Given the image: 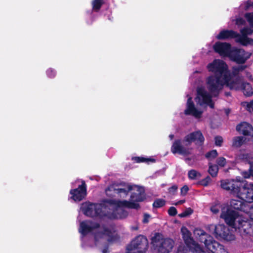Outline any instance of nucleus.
<instances>
[{
	"label": "nucleus",
	"mask_w": 253,
	"mask_h": 253,
	"mask_svg": "<svg viewBox=\"0 0 253 253\" xmlns=\"http://www.w3.org/2000/svg\"><path fill=\"white\" fill-rule=\"evenodd\" d=\"M165 204V200L163 199H157L153 203V206L155 208H160Z\"/></svg>",
	"instance_id": "obj_27"
},
{
	"label": "nucleus",
	"mask_w": 253,
	"mask_h": 253,
	"mask_svg": "<svg viewBox=\"0 0 253 253\" xmlns=\"http://www.w3.org/2000/svg\"><path fill=\"white\" fill-rule=\"evenodd\" d=\"M103 3V0H93L92 1V10L95 11H98Z\"/></svg>",
	"instance_id": "obj_23"
},
{
	"label": "nucleus",
	"mask_w": 253,
	"mask_h": 253,
	"mask_svg": "<svg viewBox=\"0 0 253 253\" xmlns=\"http://www.w3.org/2000/svg\"><path fill=\"white\" fill-rule=\"evenodd\" d=\"M201 174L195 170L192 169L188 172V177L190 179H196L200 178Z\"/></svg>",
	"instance_id": "obj_25"
},
{
	"label": "nucleus",
	"mask_w": 253,
	"mask_h": 253,
	"mask_svg": "<svg viewBox=\"0 0 253 253\" xmlns=\"http://www.w3.org/2000/svg\"><path fill=\"white\" fill-rule=\"evenodd\" d=\"M249 5H250V4H249L248 3H247L245 4V6H244V5H242V6H241V7H242V8H245L246 9H247V8L249 7Z\"/></svg>",
	"instance_id": "obj_43"
},
{
	"label": "nucleus",
	"mask_w": 253,
	"mask_h": 253,
	"mask_svg": "<svg viewBox=\"0 0 253 253\" xmlns=\"http://www.w3.org/2000/svg\"><path fill=\"white\" fill-rule=\"evenodd\" d=\"M241 35L233 30H222L216 36L218 40H226L235 38L236 42L244 45H253V39L247 37L248 35L253 34V29L246 27L241 29Z\"/></svg>",
	"instance_id": "obj_5"
},
{
	"label": "nucleus",
	"mask_w": 253,
	"mask_h": 253,
	"mask_svg": "<svg viewBox=\"0 0 253 253\" xmlns=\"http://www.w3.org/2000/svg\"><path fill=\"white\" fill-rule=\"evenodd\" d=\"M209 229L211 231L214 232L215 237L218 239H223L226 241H232L235 239V236L224 224L211 225Z\"/></svg>",
	"instance_id": "obj_8"
},
{
	"label": "nucleus",
	"mask_w": 253,
	"mask_h": 253,
	"mask_svg": "<svg viewBox=\"0 0 253 253\" xmlns=\"http://www.w3.org/2000/svg\"><path fill=\"white\" fill-rule=\"evenodd\" d=\"M185 251L184 248L183 247H180L179 248H178L176 253H185L184 252ZM187 253H198L196 252H194L192 250H190Z\"/></svg>",
	"instance_id": "obj_37"
},
{
	"label": "nucleus",
	"mask_w": 253,
	"mask_h": 253,
	"mask_svg": "<svg viewBox=\"0 0 253 253\" xmlns=\"http://www.w3.org/2000/svg\"><path fill=\"white\" fill-rule=\"evenodd\" d=\"M177 188L178 187L176 185H173L172 186L169 188V192L173 194L174 192L176 191Z\"/></svg>",
	"instance_id": "obj_38"
},
{
	"label": "nucleus",
	"mask_w": 253,
	"mask_h": 253,
	"mask_svg": "<svg viewBox=\"0 0 253 253\" xmlns=\"http://www.w3.org/2000/svg\"><path fill=\"white\" fill-rule=\"evenodd\" d=\"M79 231L82 235V246L84 248L93 247L118 239L113 228L100 226L90 220L81 222Z\"/></svg>",
	"instance_id": "obj_4"
},
{
	"label": "nucleus",
	"mask_w": 253,
	"mask_h": 253,
	"mask_svg": "<svg viewBox=\"0 0 253 253\" xmlns=\"http://www.w3.org/2000/svg\"><path fill=\"white\" fill-rule=\"evenodd\" d=\"M235 23L238 26H241L245 24V21L242 18H238L235 20Z\"/></svg>",
	"instance_id": "obj_35"
},
{
	"label": "nucleus",
	"mask_w": 253,
	"mask_h": 253,
	"mask_svg": "<svg viewBox=\"0 0 253 253\" xmlns=\"http://www.w3.org/2000/svg\"><path fill=\"white\" fill-rule=\"evenodd\" d=\"M216 146H221L223 142V138L221 136H217L214 138Z\"/></svg>",
	"instance_id": "obj_33"
},
{
	"label": "nucleus",
	"mask_w": 253,
	"mask_h": 253,
	"mask_svg": "<svg viewBox=\"0 0 253 253\" xmlns=\"http://www.w3.org/2000/svg\"><path fill=\"white\" fill-rule=\"evenodd\" d=\"M133 159L136 163L145 162L146 163H149V162L153 163L155 161V159L152 158H145L140 157H136L134 158Z\"/></svg>",
	"instance_id": "obj_24"
},
{
	"label": "nucleus",
	"mask_w": 253,
	"mask_h": 253,
	"mask_svg": "<svg viewBox=\"0 0 253 253\" xmlns=\"http://www.w3.org/2000/svg\"><path fill=\"white\" fill-rule=\"evenodd\" d=\"M245 17L250 25L253 27V12L246 13L245 14Z\"/></svg>",
	"instance_id": "obj_29"
},
{
	"label": "nucleus",
	"mask_w": 253,
	"mask_h": 253,
	"mask_svg": "<svg viewBox=\"0 0 253 253\" xmlns=\"http://www.w3.org/2000/svg\"><path fill=\"white\" fill-rule=\"evenodd\" d=\"M70 198L74 201L79 202L85 198L86 195V187L84 181H82V184L78 188L71 189L70 191Z\"/></svg>",
	"instance_id": "obj_14"
},
{
	"label": "nucleus",
	"mask_w": 253,
	"mask_h": 253,
	"mask_svg": "<svg viewBox=\"0 0 253 253\" xmlns=\"http://www.w3.org/2000/svg\"><path fill=\"white\" fill-rule=\"evenodd\" d=\"M189 211H190L189 212V213L188 214H190L191 213H192V211H191V210L190 209L189 210Z\"/></svg>",
	"instance_id": "obj_47"
},
{
	"label": "nucleus",
	"mask_w": 253,
	"mask_h": 253,
	"mask_svg": "<svg viewBox=\"0 0 253 253\" xmlns=\"http://www.w3.org/2000/svg\"><path fill=\"white\" fill-rule=\"evenodd\" d=\"M251 53L242 49L232 48L229 58L238 63H244L251 56Z\"/></svg>",
	"instance_id": "obj_11"
},
{
	"label": "nucleus",
	"mask_w": 253,
	"mask_h": 253,
	"mask_svg": "<svg viewBox=\"0 0 253 253\" xmlns=\"http://www.w3.org/2000/svg\"><path fill=\"white\" fill-rule=\"evenodd\" d=\"M242 183L240 178L237 177L235 180H221V186L223 189L230 191L232 194L237 196V194L239 193L240 188L242 186Z\"/></svg>",
	"instance_id": "obj_10"
},
{
	"label": "nucleus",
	"mask_w": 253,
	"mask_h": 253,
	"mask_svg": "<svg viewBox=\"0 0 253 253\" xmlns=\"http://www.w3.org/2000/svg\"><path fill=\"white\" fill-rule=\"evenodd\" d=\"M204 244L206 250L212 253H228L222 245L213 240L211 236H209L208 239L205 240Z\"/></svg>",
	"instance_id": "obj_12"
},
{
	"label": "nucleus",
	"mask_w": 253,
	"mask_h": 253,
	"mask_svg": "<svg viewBox=\"0 0 253 253\" xmlns=\"http://www.w3.org/2000/svg\"><path fill=\"white\" fill-rule=\"evenodd\" d=\"M185 145V143L183 141L177 139L175 140L171 147V151L173 154H179L182 155H187L191 153V149Z\"/></svg>",
	"instance_id": "obj_13"
},
{
	"label": "nucleus",
	"mask_w": 253,
	"mask_h": 253,
	"mask_svg": "<svg viewBox=\"0 0 253 253\" xmlns=\"http://www.w3.org/2000/svg\"><path fill=\"white\" fill-rule=\"evenodd\" d=\"M189 191V188L187 185L183 186L180 189V194L181 196H184L186 195Z\"/></svg>",
	"instance_id": "obj_34"
},
{
	"label": "nucleus",
	"mask_w": 253,
	"mask_h": 253,
	"mask_svg": "<svg viewBox=\"0 0 253 253\" xmlns=\"http://www.w3.org/2000/svg\"><path fill=\"white\" fill-rule=\"evenodd\" d=\"M168 212L169 214L171 216H174L177 213L176 209L173 207H170L169 209Z\"/></svg>",
	"instance_id": "obj_36"
},
{
	"label": "nucleus",
	"mask_w": 253,
	"mask_h": 253,
	"mask_svg": "<svg viewBox=\"0 0 253 253\" xmlns=\"http://www.w3.org/2000/svg\"><path fill=\"white\" fill-rule=\"evenodd\" d=\"M47 76L50 78H53L56 75V71L52 68H49L46 71Z\"/></svg>",
	"instance_id": "obj_26"
},
{
	"label": "nucleus",
	"mask_w": 253,
	"mask_h": 253,
	"mask_svg": "<svg viewBox=\"0 0 253 253\" xmlns=\"http://www.w3.org/2000/svg\"><path fill=\"white\" fill-rule=\"evenodd\" d=\"M237 197L247 203H253V183L242 182Z\"/></svg>",
	"instance_id": "obj_9"
},
{
	"label": "nucleus",
	"mask_w": 253,
	"mask_h": 253,
	"mask_svg": "<svg viewBox=\"0 0 253 253\" xmlns=\"http://www.w3.org/2000/svg\"><path fill=\"white\" fill-rule=\"evenodd\" d=\"M207 68L209 72L214 75H210L206 79V84L209 92L204 86L198 87L195 100L197 105L201 108L196 107L191 96L188 97L184 114L191 115L196 119H200L204 112L202 108L209 106L213 108V96H217L220 91L225 85L231 90H242L247 96L253 94L251 85L245 81L244 77L240 76V73L243 71V66L233 67L232 72L229 70L228 66L223 60L215 59L208 64Z\"/></svg>",
	"instance_id": "obj_1"
},
{
	"label": "nucleus",
	"mask_w": 253,
	"mask_h": 253,
	"mask_svg": "<svg viewBox=\"0 0 253 253\" xmlns=\"http://www.w3.org/2000/svg\"><path fill=\"white\" fill-rule=\"evenodd\" d=\"M150 218V215L148 214H144V218H143V222L144 223H147L149 221V219Z\"/></svg>",
	"instance_id": "obj_39"
},
{
	"label": "nucleus",
	"mask_w": 253,
	"mask_h": 253,
	"mask_svg": "<svg viewBox=\"0 0 253 253\" xmlns=\"http://www.w3.org/2000/svg\"><path fill=\"white\" fill-rule=\"evenodd\" d=\"M148 247L146 238L139 235L127 247L126 253H145Z\"/></svg>",
	"instance_id": "obj_7"
},
{
	"label": "nucleus",
	"mask_w": 253,
	"mask_h": 253,
	"mask_svg": "<svg viewBox=\"0 0 253 253\" xmlns=\"http://www.w3.org/2000/svg\"><path fill=\"white\" fill-rule=\"evenodd\" d=\"M216 163L218 166L223 167L226 164V160L223 157H219L217 159Z\"/></svg>",
	"instance_id": "obj_31"
},
{
	"label": "nucleus",
	"mask_w": 253,
	"mask_h": 253,
	"mask_svg": "<svg viewBox=\"0 0 253 253\" xmlns=\"http://www.w3.org/2000/svg\"><path fill=\"white\" fill-rule=\"evenodd\" d=\"M236 130L244 135L251 136L253 141V127L250 124L242 122L237 126Z\"/></svg>",
	"instance_id": "obj_18"
},
{
	"label": "nucleus",
	"mask_w": 253,
	"mask_h": 253,
	"mask_svg": "<svg viewBox=\"0 0 253 253\" xmlns=\"http://www.w3.org/2000/svg\"><path fill=\"white\" fill-rule=\"evenodd\" d=\"M174 137V135L173 134H170L169 135V137L170 139V140H172Z\"/></svg>",
	"instance_id": "obj_45"
},
{
	"label": "nucleus",
	"mask_w": 253,
	"mask_h": 253,
	"mask_svg": "<svg viewBox=\"0 0 253 253\" xmlns=\"http://www.w3.org/2000/svg\"><path fill=\"white\" fill-rule=\"evenodd\" d=\"M185 202V201L184 200H180V201H178L177 203H176L175 204H174V205H181V204H183Z\"/></svg>",
	"instance_id": "obj_41"
},
{
	"label": "nucleus",
	"mask_w": 253,
	"mask_h": 253,
	"mask_svg": "<svg viewBox=\"0 0 253 253\" xmlns=\"http://www.w3.org/2000/svg\"><path fill=\"white\" fill-rule=\"evenodd\" d=\"M214 51L222 57H230L232 48L229 43L226 42H217L213 45Z\"/></svg>",
	"instance_id": "obj_16"
},
{
	"label": "nucleus",
	"mask_w": 253,
	"mask_h": 253,
	"mask_svg": "<svg viewBox=\"0 0 253 253\" xmlns=\"http://www.w3.org/2000/svg\"><path fill=\"white\" fill-rule=\"evenodd\" d=\"M186 214H185V213H183L182 214V215H181V216H184V215H186Z\"/></svg>",
	"instance_id": "obj_46"
},
{
	"label": "nucleus",
	"mask_w": 253,
	"mask_h": 253,
	"mask_svg": "<svg viewBox=\"0 0 253 253\" xmlns=\"http://www.w3.org/2000/svg\"><path fill=\"white\" fill-rule=\"evenodd\" d=\"M238 198L231 200L230 208L221 209L220 217L242 235L253 234V204L244 203Z\"/></svg>",
	"instance_id": "obj_3"
},
{
	"label": "nucleus",
	"mask_w": 253,
	"mask_h": 253,
	"mask_svg": "<svg viewBox=\"0 0 253 253\" xmlns=\"http://www.w3.org/2000/svg\"><path fill=\"white\" fill-rule=\"evenodd\" d=\"M211 179L210 176H208L205 179L202 180L200 181V184L204 186H207L208 185L209 183L211 182Z\"/></svg>",
	"instance_id": "obj_32"
},
{
	"label": "nucleus",
	"mask_w": 253,
	"mask_h": 253,
	"mask_svg": "<svg viewBox=\"0 0 253 253\" xmlns=\"http://www.w3.org/2000/svg\"><path fill=\"white\" fill-rule=\"evenodd\" d=\"M246 78L248 79H249V80H252V76L250 74H247V75H246Z\"/></svg>",
	"instance_id": "obj_42"
},
{
	"label": "nucleus",
	"mask_w": 253,
	"mask_h": 253,
	"mask_svg": "<svg viewBox=\"0 0 253 253\" xmlns=\"http://www.w3.org/2000/svg\"><path fill=\"white\" fill-rule=\"evenodd\" d=\"M247 107L249 111L253 112V100L248 104Z\"/></svg>",
	"instance_id": "obj_40"
},
{
	"label": "nucleus",
	"mask_w": 253,
	"mask_h": 253,
	"mask_svg": "<svg viewBox=\"0 0 253 253\" xmlns=\"http://www.w3.org/2000/svg\"><path fill=\"white\" fill-rule=\"evenodd\" d=\"M181 232L187 247L180 246L178 248L180 247H184L185 250L184 252L185 253H187L190 250H192L194 252L198 253H206V251L204 249L193 241L191 237V234L187 228L182 227L181 229Z\"/></svg>",
	"instance_id": "obj_6"
},
{
	"label": "nucleus",
	"mask_w": 253,
	"mask_h": 253,
	"mask_svg": "<svg viewBox=\"0 0 253 253\" xmlns=\"http://www.w3.org/2000/svg\"><path fill=\"white\" fill-rule=\"evenodd\" d=\"M194 235L196 236H199L200 238L201 242H204L206 239H208V236L206 232L201 229H196L194 231Z\"/></svg>",
	"instance_id": "obj_21"
},
{
	"label": "nucleus",
	"mask_w": 253,
	"mask_h": 253,
	"mask_svg": "<svg viewBox=\"0 0 253 253\" xmlns=\"http://www.w3.org/2000/svg\"><path fill=\"white\" fill-rule=\"evenodd\" d=\"M135 229L136 230H137L138 227H135Z\"/></svg>",
	"instance_id": "obj_48"
},
{
	"label": "nucleus",
	"mask_w": 253,
	"mask_h": 253,
	"mask_svg": "<svg viewBox=\"0 0 253 253\" xmlns=\"http://www.w3.org/2000/svg\"><path fill=\"white\" fill-rule=\"evenodd\" d=\"M204 140V137L199 130L187 134L184 138V142L186 145H190L192 142H195L197 145H201L203 144Z\"/></svg>",
	"instance_id": "obj_15"
},
{
	"label": "nucleus",
	"mask_w": 253,
	"mask_h": 253,
	"mask_svg": "<svg viewBox=\"0 0 253 253\" xmlns=\"http://www.w3.org/2000/svg\"><path fill=\"white\" fill-rule=\"evenodd\" d=\"M245 140V138L243 136L235 137L233 139L232 145L233 147L239 148L243 144Z\"/></svg>",
	"instance_id": "obj_20"
},
{
	"label": "nucleus",
	"mask_w": 253,
	"mask_h": 253,
	"mask_svg": "<svg viewBox=\"0 0 253 253\" xmlns=\"http://www.w3.org/2000/svg\"><path fill=\"white\" fill-rule=\"evenodd\" d=\"M102 253H108V249L105 248L102 251Z\"/></svg>",
	"instance_id": "obj_44"
},
{
	"label": "nucleus",
	"mask_w": 253,
	"mask_h": 253,
	"mask_svg": "<svg viewBox=\"0 0 253 253\" xmlns=\"http://www.w3.org/2000/svg\"><path fill=\"white\" fill-rule=\"evenodd\" d=\"M240 159L248 162L250 164V169L248 171L242 172V176L245 178H250L253 177V154L245 153L239 156Z\"/></svg>",
	"instance_id": "obj_17"
},
{
	"label": "nucleus",
	"mask_w": 253,
	"mask_h": 253,
	"mask_svg": "<svg viewBox=\"0 0 253 253\" xmlns=\"http://www.w3.org/2000/svg\"><path fill=\"white\" fill-rule=\"evenodd\" d=\"M105 192L109 197H117L121 199L126 198L129 192L130 196L128 200H105L101 204L85 202L81 205L80 210L87 216L122 218L127 215L125 208L138 209L140 207L139 203L145 199L142 187L128 183L112 184L106 189Z\"/></svg>",
	"instance_id": "obj_2"
},
{
	"label": "nucleus",
	"mask_w": 253,
	"mask_h": 253,
	"mask_svg": "<svg viewBox=\"0 0 253 253\" xmlns=\"http://www.w3.org/2000/svg\"><path fill=\"white\" fill-rule=\"evenodd\" d=\"M217 156V152L216 150H212L206 155V157L209 160H212Z\"/></svg>",
	"instance_id": "obj_28"
},
{
	"label": "nucleus",
	"mask_w": 253,
	"mask_h": 253,
	"mask_svg": "<svg viewBox=\"0 0 253 253\" xmlns=\"http://www.w3.org/2000/svg\"><path fill=\"white\" fill-rule=\"evenodd\" d=\"M220 209L221 206L220 204H216L211 207V211L212 213L216 214L219 211Z\"/></svg>",
	"instance_id": "obj_30"
},
{
	"label": "nucleus",
	"mask_w": 253,
	"mask_h": 253,
	"mask_svg": "<svg viewBox=\"0 0 253 253\" xmlns=\"http://www.w3.org/2000/svg\"><path fill=\"white\" fill-rule=\"evenodd\" d=\"M209 172L212 177H215L218 171V166L209 163Z\"/></svg>",
	"instance_id": "obj_22"
},
{
	"label": "nucleus",
	"mask_w": 253,
	"mask_h": 253,
	"mask_svg": "<svg viewBox=\"0 0 253 253\" xmlns=\"http://www.w3.org/2000/svg\"><path fill=\"white\" fill-rule=\"evenodd\" d=\"M174 246V242L170 239H164L159 247L158 253H169Z\"/></svg>",
	"instance_id": "obj_19"
}]
</instances>
